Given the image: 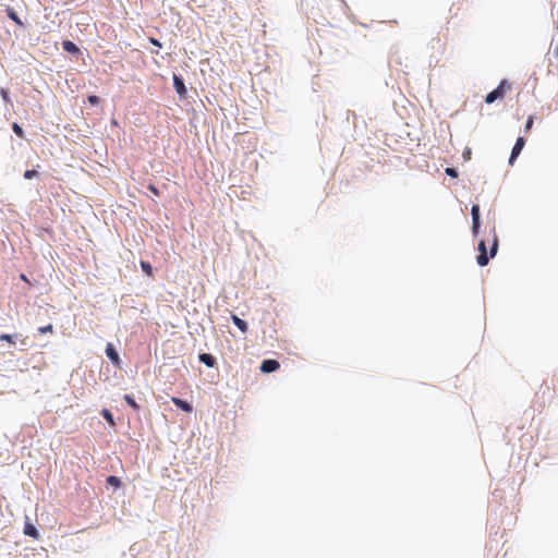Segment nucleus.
<instances>
[{
  "label": "nucleus",
  "instance_id": "obj_1",
  "mask_svg": "<svg viewBox=\"0 0 558 558\" xmlns=\"http://www.w3.org/2000/svg\"><path fill=\"white\" fill-rule=\"evenodd\" d=\"M510 88H511V86L508 83V81L502 80L497 88H495L493 92L487 94V96L485 98V102L493 104L495 100H497L499 98H504L506 92L509 90Z\"/></svg>",
  "mask_w": 558,
  "mask_h": 558
},
{
  "label": "nucleus",
  "instance_id": "obj_2",
  "mask_svg": "<svg viewBox=\"0 0 558 558\" xmlns=\"http://www.w3.org/2000/svg\"><path fill=\"white\" fill-rule=\"evenodd\" d=\"M471 215H472V233H473V235L476 236L478 234V230H480V226H481L480 206L478 205L472 206Z\"/></svg>",
  "mask_w": 558,
  "mask_h": 558
},
{
  "label": "nucleus",
  "instance_id": "obj_3",
  "mask_svg": "<svg viewBox=\"0 0 558 558\" xmlns=\"http://www.w3.org/2000/svg\"><path fill=\"white\" fill-rule=\"evenodd\" d=\"M525 145V140L523 137H518L517 141H515V144L512 148V151H511V155H510V158H509V163L512 165L514 162V160L517 159V157L520 155V153L522 151L523 147Z\"/></svg>",
  "mask_w": 558,
  "mask_h": 558
},
{
  "label": "nucleus",
  "instance_id": "obj_4",
  "mask_svg": "<svg viewBox=\"0 0 558 558\" xmlns=\"http://www.w3.org/2000/svg\"><path fill=\"white\" fill-rule=\"evenodd\" d=\"M478 252L480 254L477 255V264L480 266H486L488 264V260H489V257L487 256V251H486V245H485V242L484 241H481L478 243Z\"/></svg>",
  "mask_w": 558,
  "mask_h": 558
},
{
  "label": "nucleus",
  "instance_id": "obj_5",
  "mask_svg": "<svg viewBox=\"0 0 558 558\" xmlns=\"http://www.w3.org/2000/svg\"><path fill=\"white\" fill-rule=\"evenodd\" d=\"M280 367V364L276 360H265L260 365V371L263 373H272Z\"/></svg>",
  "mask_w": 558,
  "mask_h": 558
},
{
  "label": "nucleus",
  "instance_id": "obj_6",
  "mask_svg": "<svg viewBox=\"0 0 558 558\" xmlns=\"http://www.w3.org/2000/svg\"><path fill=\"white\" fill-rule=\"evenodd\" d=\"M106 354L109 357V360L112 362V364H114L116 366L120 365L121 360L119 357L118 352L116 351V349L113 348V345L111 343L107 344Z\"/></svg>",
  "mask_w": 558,
  "mask_h": 558
},
{
  "label": "nucleus",
  "instance_id": "obj_7",
  "mask_svg": "<svg viewBox=\"0 0 558 558\" xmlns=\"http://www.w3.org/2000/svg\"><path fill=\"white\" fill-rule=\"evenodd\" d=\"M171 401L177 408L181 409L184 412L191 413L193 411V407L187 401H185L183 399H180L178 397H172Z\"/></svg>",
  "mask_w": 558,
  "mask_h": 558
},
{
  "label": "nucleus",
  "instance_id": "obj_8",
  "mask_svg": "<svg viewBox=\"0 0 558 558\" xmlns=\"http://www.w3.org/2000/svg\"><path fill=\"white\" fill-rule=\"evenodd\" d=\"M173 86L175 88V92L180 95V97H184L186 95V87L184 85L183 80L180 76L173 75Z\"/></svg>",
  "mask_w": 558,
  "mask_h": 558
},
{
  "label": "nucleus",
  "instance_id": "obj_9",
  "mask_svg": "<svg viewBox=\"0 0 558 558\" xmlns=\"http://www.w3.org/2000/svg\"><path fill=\"white\" fill-rule=\"evenodd\" d=\"M198 359L208 367H214L216 365V359L209 353H202Z\"/></svg>",
  "mask_w": 558,
  "mask_h": 558
},
{
  "label": "nucleus",
  "instance_id": "obj_10",
  "mask_svg": "<svg viewBox=\"0 0 558 558\" xmlns=\"http://www.w3.org/2000/svg\"><path fill=\"white\" fill-rule=\"evenodd\" d=\"M232 322L233 324L243 332L245 333L247 331V324L245 320L241 319L240 317H238L236 315H232Z\"/></svg>",
  "mask_w": 558,
  "mask_h": 558
},
{
  "label": "nucleus",
  "instance_id": "obj_11",
  "mask_svg": "<svg viewBox=\"0 0 558 558\" xmlns=\"http://www.w3.org/2000/svg\"><path fill=\"white\" fill-rule=\"evenodd\" d=\"M24 533L35 539H37L39 537V533H38L37 529L31 523L25 524Z\"/></svg>",
  "mask_w": 558,
  "mask_h": 558
},
{
  "label": "nucleus",
  "instance_id": "obj_12",
  "mask_svg": "<svg viewBox=\"0 0 558 558\" xmlns=\"http://www.w3.org/2000/svg\"><path fill=\"white\" fill-rule=\"evenodd\" d=\"M5 11L10 20H12L17 26H23L22 20L12 8L8 7Z\"/></svg>",
  "mask_w": 558,
  "mask_h": 558
},
{
  "label": "nucleus",
  "instance_id": "obj_13",
  "mask_svg": "<svg viewBox=\"0 0 558 558\" xmlns=\"http://www.w3.org/2000/svg\"><path fill=\"white\" fill-rule=\"evenodd\" d=\"M62 46H63V49L66 51V52H70V53H76L78 52V48L77 46L71 41V40H64L62 43Z\"/></svg>",
  "mask_w": 558,
  "mask_h": 558
},
{
  "label": "nucleus",
  "instance_id": "obj_14",
  "mask_svg": "<svg viewBox=\"0 0 558 558\" xmlns=\"http://www.w3.org/2000/svg\"><path fill=\"white\" fill-rule=\"evenodd\" d=\"M141 268L142 270L148 276V277H153L154 272H153V267L151 265L148 263V262H144L142 260L141 262Z\"/></svg>",
  "mask_w": 558,
  "mask_h": 558
},
{
  "label": "nucleus",
  "instance_id": "obj_15",
  "mask_svg": "<svg viewBox=\"0 0 558 558\" xmlns=\"http://www.w3.org/2000/svg\"><path fill=\"white\" fill-rule=\"evenodd\" d=\"M101 414L104 416V418L111 425V426H114L116 423H114V418H113V415L112 413L108 410V409H104L101 411Z\"/></svg>",
  "mask_w": 558,
  "mask_h": 558
},
{
  "label": "nucleus",
  "instance_id": "obj_16",
  "mask_svg": "<svg viewBox=\"0 0 558 558\" xmlns=\"http://www.w3.org/2000/svg\"><path fill=\"white\" fill-rule=\"evenodd\" d=\"M124 400L126 401V403L132 407L135 411H138L140 410V405L138 403H136V401L133 399L132 396L130 395H124Z\"/></svg>",
  "mask_w": 558,
  "mask_h": 558
},
{
  "label": "nucleus",
  "instance_id": "obj_17",
  "mask_svg": "<svg viewBox=\"0 0 558 558\" xmlns=\"http://www.w3.org/2000/svg\"><path fill=\"white\" fill-rule=\"evenodd\" d=\"M107 483L113 487H120L121 486V480L118 476L110 475L107 477Z\"/></svg>",
  "mask_w": 558,
  "mask_h": 558
},
{
  "label": "nucleus",
  "instance_id": "obj_18",
  "mask_svg": "<svg viewBox=\"0 0 558 558\" xmlns=\"http://www.w3.org/2000/svg\"><path fill=\"white\" fill-rule=\"evenodd\" d=\"M16 337H17V335L3 333L0 336V341H7L11 344H14Z\"/></svg>",
  "mask_w": 558,
  "mask_h": 558
},
{
  "label": "nucleus",
  "instance_id": "obj_19",
  "mask_svg": "<svg viewBox=\"0 0 558 558\" xmlns=\"http://www.w3.org/2000/svg\"><path fill=\"white\" fill-rule=\"evenodd\" d=\"M497 250H498V239H497L496 233L494 232L493 244L490 246V252H489L490 257H494L496 255Z\"/></svg>",
  "mask_w": 558,
  "mask_h": 558
},
{
  "label": "nucleus",
  "instance_id": "obj_20",
  "mask_svg": "<svg viewBox=\"0 0 558 558\" xmlns=\"http://www.w3.org/2000/svg\"><path fill=\"white\" fill-rule=\"evenodd\" d=\"M12 130L20 138H24V131L16 122L12 124Z\"/></svg>",
  "mask_w": 558,
  "mask_h": 558
},
{
  "label": "nucleus",
  "instance_id": "obj_21",
  "mask_svg": "<svg viewBox=\"0 0 558 558\" xmlns=\"http://www.w3.org/2000/svg\"><path fill=\"white\" fill-rule=\"evenodd\" d=\"M38 331L40 333H52L53 332V326L51 324H48L47 326L39 327Z\"/></svg>",
  "mask_w": 558,
  "mask_h": 558
},
{
  "label": "nucleus",
  "instance_id": "obj_22",
  "mask_svg": "<svg viewBox=\"0 0 558 558\" xmlns=\"http://www.w3.org/2000/svg\"><path fill=\"white\" fill-rule=\"evenodd\" d=\"M0 95L3 99L4 102H10L11 99H10V96H9V90L7 88H1L0 89Z\"/></svg>",
  "mask_w": 558,
  "mask_h": 558
},
{
  "label": "nucleus",
  "instance_id": "obj_23",
  "mask_svg": "<svg viewBox=\"0 0 558 558\" xmlns=\"http://www.w3.org/2000/svg\"><path fill=\"white\" fill-rule=\"evenodd\" d=\"M533 123H534V118L532 116H530L525 122V128H524L525 132H529L532 129Z\"/></svg>",
  "mask_w": 558,
  "mask_h": 558
},
{
  "label": "nucleus",
  "instance_id": "obj_24",
  "mask_svg": "<svg viewBox=\"0 0 558 558\" xmlns=\"http://www.w3.org/2000/svg\"><path fill=\"white\" fill-rule=\"evenodd\" d=\"M38 173L36 170H26L24 172V178L27 179V180H31L33 179L34 177H36Z\"/></svg>",
  "mask_w": 558,
  "mask_h": 558
},
{
  "label": "nucleus",
  "instance_id": "obj_25",
  "mask_svg": "<svg viewBox=\"0 0 558 558\" xmlns=\"http://www.w3.org/2000/svg\"><path fill=\"white\" fill-rule=\"evenodd\" d=\"M87 100H88V102H89L90 105H93V106L98 105V104H99V101H100L99 97H98V96H96V95H90V96H88Z\"/></svg>",
  "mask_w": 558,
  "mask_h": 558
},
{
  "label": "nucleus",
  "instance_id": "obj_26",
  "mask_svg": "<svg viewBox=\"0 0 558 558\" xmlns=\"http://www.w3.org/2000/svg\"><path fill=\"white\" fill-rule=\"evenodd\" d=\"M148 190L155 195V196H159L160 195V192L159 190L154 185V184H148Z\"/></svg>",
  "mask_w": 558,
  "mask_h": 558
},
{
  "label": "nucleus",
  "instance_id": "obj_27",
  "mask_svg": "<svg viewBox=\"0 0 558 558\" xmlns=\"http://www.w3.org/2000/svg\"><path fill=\"white\" fill-rule=\"evenodd\" d=\"M446 173L452 178H456L458 175L457 170L453 168H446Z\"/></svg>",
  "mask_w": 558,
  "mask_h": 558
},
{
  "label": "nucleus",
  "instance_id": "obj_28",
  "mask_svg": "<svg viewBox=\"0 0 558 558\" xmlns=\"http://www.w3.org/2000/svg\"><path fill=\"white\" fill-rule=\"evenodd\" d=\"M471 155H472V151L470 148H466L464 151H463V158L464 160H470L471 159Z\"/></svg>",
  "mask_w": 558,
  "mask_h": 558
},
{
  "label": "nucleus",
  "instance_id": "obj_29",
  "mask_svg": "<svg viewBox=\"0 0 558 558\" xmlns=\"http://www.w3.org/2000/svg\"><path fill=\"white\" fill-rule=\"evenodd\" d=\"M149 41H150V44H153L156 47H159V48L161 47V43L156 38L151 37V38H149Z\"/></svg>",
  "mask_w": 558,
  "mask_h": 558
},
{
  "label": "nucleus",
  "instance_id": "obj_30",
  "mask_svg": "<svg viewBox=\"0 0 558 558\" xmlns=\"http://www.w3.org/2000/svg\"><path fill=\"white\" fill-rule=\"evenodd\" d=\"M555 56L558 58V46L555 48Z\"/></svg>",
  "mask_w": 558,
  "mask_h": 558
}]
</instances>
